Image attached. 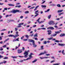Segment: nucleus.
Masks as SVG:
<instances>
[{"label": "nucleus", "mask_w": 65, "mask_h": 65, "mask_svg": "<svg viewBox=\"0 0 65 65\" xmlns=\"http://www.w3.org/2000/svg\"><path fill=\"white\" fill-rule=\"evenodd\" d=\"M29 52V50H28L27 51H25L24 53V54L25 55L24 56V57L25 58H27L28 57V53Z\"/></svg>", "instance_id": "1"}, {"label": "nucleus", "mask_w": 65, "mask_h": 65, "mask_svg": "<svg viewBox=\"0 0 65 65\" xmlns=\"http://www.w3.org/2000/svg\"><path fill=\"white\" fill-rule=\"evenodd\" d=\"M20 11V10H13L10 12H11L12 13H16V12H19Z\"/></svg>", "instance_id": "2"}, {"label": "nucleus", "mask_w": 65, "mask_h": 65, "mask_svg": "<svg viewBox=\"0 0 65 65\" xmlns=\"http://www.w3.org/2000/svg\"><path fill=\"white\" fill-rule=\"evenodd\" d=\"M32 55H33V54L32 53H31L30 54V55H29V57L28 58H27L28 60H30V59H31V58H33V57L32 56Z\"/></svg>", "instance_id": "3"}, {"label": "nucleus", "mask_w": 65, "mask_h": 65, "mask_svg": "<svg viewBox=\"0 0 65 65\" xmlns=\"http://www.w3.org/2000/svg\"><path fill=\"white\" fill-rule=\"evenodd\" d=\"M49 25H53L55 24V22L54 21H51L49 23Z\"/></svg>", "instance_id": "4"}, {"label": "nucleus", "mask_w": 65, "mask_h": 65, "mask_svg": "<svg viewBox=\"0 0 65 65\" xmlns=\"http://www.w3.org/2000/svg\"><path fill=\"white\" fill-rule=\"evenodd\" d=\"M38 12V10H37L35 12V14H36L35 16V17H37V16H38V15H39L38 13H37Z\"/></svg>", "instance_id": "5"}, {"label": "nucleus", "mask_w": 65, "mask_h": 65, "mask_svg": "<svg viewBox=\"0 0 65 65\" xmlns=\"http://www.w3.org/2000/svg\"><path fill=\"white\" fill-rule=\"evenodd\" d=\"M18 54H21V53H22V51L21 50H18Z\"/></svg>", "instance_id": "6"}, {"label": "nucleus", "mask_w": 65, "mask_h": 65, "mask_svg": "<svg viewBox=\"0 0 65 65\" xmlns=\"http://www.w3.org/2000/svg\"><path fill=\"white\" fill-rule=\"evenodd\" d=\"M62 31L61 30H60L59 31H55V33H56V34H59V33H60V32H61Z\"/></svg>", "instance_id": "7"}, {"label": "nucleus", "mask_w": 65, "mask_h": 65, "mask_svg": "<svg viewBox=\"0 0 65 65\" xmlns=\"http://www.w3.org/2000/svg\"><path fill=\"white\" fill-rule=\"evenodd\" d=\"M28 41H29V42H32V43H33V42H35L34 41V40H33L32 39H29Z\"/></svg>", "instance_id": "8"}, {"label": "nucleus", "mask_w": 65, "mask_h": 65, "mask_svg": "<svg viewBox=\"0 0 65 65\" xmlns=\"http://www.w3.org/2000/svg\"><path fill=\"white\" fill-rule=\"evenodd\" d=\"M47 29H51V30H54V28L53 27H50L47 28Z\"/></svg>", "instance_id": "9"}, {"label": "nucleus", "mask_w": 65, "mask_h": 65, "mask_svg": "<svg viewBox=\"0 0 65 65\" xmlns=\"http://www.w3.org/2000/svg\"><path fill=\"white\" fill-rule=\"evenodd\" d=\"M32 45H33V47H36V46H37V45H36V44H35L34 42L33 43Z\"/></svg>", "instance_id": "10"}, {"label": "nucleus", "mask_w": 65, "mask_h": 65, "mask_svg": "<svg viewBox=\"0 0 65 65\" xmlns=\"http://www.w3.org/2000/svg\"><path fill=\"white\" fill-rule=\"evenodd\" d=\"M58 45L59 46H64L65 44H58Z\"/></svg>", "instance_id": "11"}, {"label": "nucleus", "mask_w": 65, "mask_h": 65, "mask_svg": "<svg viewBox=\"0 0 65 65\" xmlns=\"http://www.w3.org/2000/svg\"><path fill=\"white\" fill-rule=\"evenodd\" d=\"M9 37H13V38L14 37V35H8Z\"/></svg>", "instance_id": "12"}, {"label": "nucleus", "mask_w": 65, "mask_h": 65, "mask_svg": "<svg viewBox=\"0 0 65 65\" xmlns=\"http://www.w3.org/2000/svg\"><path fill=\"white\" fill-rule=\"evenodd\" d=\"M65 36V34H62L60 35V37H63V36Z\"/></svg>", "instance_id": "13"}, {"label": "nucleus", "mask_w": 65, "mask_h": 65, "mask_svg": "<svg viewBox=\"0 0 65 65\" xmlns=\"http://www.w3.org/2000/svg\"><path fill=\"white\" fill-rule=\"evenodd\" d=\"M48 32V35H50V34H51V33H52V32L51 30H49L47 31Z\"/></svg>", "instance_id": "14"}, {"label": "nucleus", "mask_w": 65, "mask_h": 65, "mask_svg": "<svg viewBox=\"0 0 65 65\" xmlns=\"http://www.w3.org/2000/svg\"><path fill=\"white\" fill-rule=\"evenodd\" d=\"M11 57L13 58V59H17V58H18V56H11Z\"/></svg>", "instance_id": "15"}, {"label": "nucleus", "mask_w": 65, "mask_h": 65, "mask_svg": "<svg viewBox=\"0 0 65 65\" xmlns=\"http://www.w3.org/2000/svg\"><path fill=\"white\" fill-rule=\"evenodd\" d=\"M18 36H19V34H17V35H16L15 36L14 35V38H16V37H18Z\"/></svg>", "instance_id": "16"}, {"label": "nucleus", "mask_w": 65, "mask_h": 65, "mask_svg": "<svg viewBox=\"0 0 65 65\" xmlns=\"http://www.w3.org/2000/svg\"><path fill=\"white\" fill-rule=\"evenodd\" d=\"M63 11V10H59L58 11V13H60V12H62Z\"/></svg>", "instance_id": "17"}, {"label": "nucleus", "mask_w": 65, "mask_h": 65, "mask_svg": "<svg viewBox=\"0 0 65 65\" xmlns=\"http://www.w3.org/2000/svg\"><path fill=\"white\" fill-rule=\"evenodd\" d=\"M41 7H42V8H45V7H46V6L44 5H42L41 6Z\"/></svg>", "instance_id": "18"}, {"label": "nucleus", "mask_w": 65, "mask_h": 65, "mask_svg": "<svg viewBox=\"0 0 65 65\" xmlns=\"http://www.w3.org/2000/svg\"><path fill=\"white\" fill-rule=\"evenodd\" d=\"M38 34L37 33H36V34H35L34 35V37H37Z\"/></svg>", "instance_id": "19"}, {"label": "nucleus", "mask_w": 65, "mask_h": 65, "mask_svg": "<svg viewBox=\"0 0 65 65\" xmlns=\"http://www.w3.org/2000/svg\"><path fill=\"white\" fill-rule=\"evenodd\" d=\"M37 61V59H36L33 61L32 62V63H35V62H36Z\"/></svg>", "instance_id": "20"}, {"label": "nucleus", "mask_w": 65, "mask_h": 65, "mask_svg": "<svg viewBox=\"0 0 65 65\" xmlns=\"http://www.w3.org/2000/svg\"><path fill=\"white\" fill-rule=\"evenodd\" d=\"M44 21H38V23L39 24H41L42 23H44Z\"/></svg>", "instance_id": "21"}, {"label": "nucleus", "mask_w": 65, "mask_h": 65, "mask_svg": "<svg viewBox=\"0 0 65 65\" xmlns=\"http://www.w3.org/2000/svg\"><path fill=\"white\" fill-rule=\"evenodd\" d=\"M9 40V38H8L7 39L5 40L4 42V43L5 42H6V41H8V40Z\"/></svg>", "instance_id": "22"}, {"label": "nucleus", "mask_w": 65, "mask_h": 65, "mask_svg": "<svg viewBox=\"0 0 65 65\" xmlns=\"http://www.w3.org/2000/svg\"><path fill=\"white\" fill-rule=\"evenodd\" d=\"M53 37H50L49 38H48L47 39L48 40H51V39H53Z\"/></svg>", "instance_id": "23"}, {"label": "nucleus", "mask_w": 65, "mask_h": 65, "mask_svg": "<svg viewBox=\"0 0 65 65\" xmlns=\"http://www.w3.org/2000/svg\"><path fill=\"white\" fill-rule=\"evenodd\" d=\"M64 50H62L61 53H62V54L63 55H65V54H64Z\"/></svg>", "instance_id": "24"}, {"label": "nucleus", "mask_w": 65, "mask_h": 65, "mask_svg": "<svg viewBox=\"0 0 65 65\" xmlns=\"http://www.w3.org/2000/svg\"><path fill=\"white\" fill-rule=\"evenodd\" d=\"M8 5L9 6H14V5L12 4H8Z\"/></svg>", "instance_id": "25"}, {"label": "nucleus", "mask_w": 65, "mask_h": 65, "mask_svg": "<svg viewBox=\"0 0 65 65\" xmlns=\"http://www.w3.org/2000/svg\"><path fill=\"white\" fill-rule=\"evenodd\" d=\"M56 6L57 7H61V5H60L59 4H57L56 5Z\"/></svg>", "instance_id": "26"}, {"label": "nucleus", "mask_w": 65, "mask_h": 65, "mask_svg": "<svg viewBox=\"0 0 65 65\" xmlns=\"http://www.w3.org/2000/svg\"><path fill=\"white\" fill-rule=\"evenodd\" d=\"M57 35V34H54L53 35H52L51 36H53V37H54V36H56Z\"/></svg>", "instance_id": "27"}, {"label": "nucleus", "mask_w": 65, "mask_h": 65, "mask_svg": "<svg viewBox=\"0 0 65 65\" xmlns=\"http://www.w3.org/2000/svg\"><path fill=\"white\" fill-rule=\"evenodd\" d=\"M24 24V23H20V24H18V25L19 26H21V25H23Z\"/></svg>", "instance_id": "28"}, {"label": "nucleus", "mask_w": 65, "mask_h": 65, "mask_svg": "<svg viewBox=\"0 0 65 65\" xmlns=\"http://www.w3.org/2000/svg\"><path fill=\"white\" fill-rule=\"evenodd\" d=\"M10 16H11V15H6V18H7V17H10Z\"/></svg>", "instance_id": "29"}, {"label": "nucleus", "mask_w": 65, "mask_h": 65, "mask_svg": "<svg viewBox=\"0 0 65 65\" xmlns=\"http://www.w3.org/2000/svg\"><path fill=\"white\" fill-rule=\"evenodd\" d=\"M48 19H51V15H50L48 16Z\"/></svg>", "instance_id": "30"}, {"label": "nucleus", "mask_w": 65, "mask_h": 65, "mask_svg": "<svg viewBox=\"0 0 65 65\" xmlns=\"http://www.w3.org/2000/svg\"><path fill=\"white\" fill-rule=\"evenodd\" d=\"M47 53V52L46 51H44V52L43 53V54L44 55V54H46Z\"/></svg>", "instance_id": "31"}, {"label": "nucleus", "mask_w": 65, "mask_h": 65, "mask_svg": "<svg viewBox=\"0 0 65 65\" xmlns=\"http://www.w3.org/2000/svg\"><path fill=\"white\" fill-rule=\"evenodd\" d=\"M8 57H5L4 58H3L4 59H8Z\"/></svg>", "instance_id": "32"}, {"label": "nucleus", "mask_w": 65, "mask_h": 65, "mask_svg": "<svg viewBox=\"0 0 65 65\" xmlns=\"http://www.w3.org/2000/svg\"><path fill=\"white\" fill-rule=\"evenodd\" d=\"M44 55L43 53H41L39 55V56H40V55Z\"/></svg>", "instance_id": "33"}, {"label": "nucleus", "mask_w": 65, "mask_h": 65, "mask_svg": "<svg viewBox=\"0 0 65 65\" xmlns=\"http://www.w3.org/2000/svg\"><path fill=\"white\" fill-rule=\"evenodd\" d=\"M33 36V34H31L29 36H30V37H32V36Z\"/></svg>", "instance_id": "34"}, {"label": "nucleus", "mask_w": 65, "mask_h": 65, "mask_svg": "<svg viewBox=\"0 0 65 65\" xmlns=\"http://www.w3.org/2000/svg\"><path fill=\"white\" fill-rule=\"evenodd\" d=\"M7 30L6 29H2V30H1V31H6Z\"/></svg>", "instance_id": "35"}, {"label": "nucleus", "mask_w": 65, "mask_h": 65, "mask_svg": "<svg viewBox=\"0 0 65 65\" xmlns=\"http://www.w3.org/2000/svg\"><path fill=\"white\" fill-rule=\"evenodd\" d=\"M18 28H15V31H18Z\"/></svg>", "instance_id": "36"}, {"label": "nucleus", "mask_w": 65, "mask_h": 65, "mask_svg": "<svg viewBox=\"0 0 65 65\" xmlns=\"http://www.w3.org/2000/svg\"><path fill=\"white\" fill-rule=\"evenodd\" d=\"M50 9H48L46 11H45V12H48L50 11Z\"/></svg>", "instance_id": "37"}, {"label": "nucleus", "mask_w": 65, "mask_h": 65, "mask_svg": "<svg viewBox=\"0 0 65 65\" xmlns=\"http://www.w3.org/2000/svg\"><path fill=\"white\" fill-rule=\"evenodd\" d=\"M60 65V63H56L55 64H53V65Z\"/></svg>", "instance_id": "38"}, {"label": "nucleus", "mask_w": 65, "mask_h": 65, "mask_svg": "<svg viewBox=\"0 0 65 65\" xmlns=\"http://www.w3.org/2000/svg\"><path fill=\"white\" fill-rule=\"evenodd\" d=\"M40 18H39V19H38V20H37V22H38H38H40L39 21V20H40Z\"/></svg>", "instance_id": "39"}, {"label": "nucleus", "mask_w": 65, "mask_h": 65, "mask_svg": "<svg viewBox=\"0 0 65 65\" xmlns=\"http://www.w3.org/2000/svg\"><path fill=\"white\" fill-rule=\"evenodd\" d=\"M48 58H50V57H44V59H45V58L46 59H48Z\"/></svg>", "instance_id": "40"}, {"label": "nucleus", "mask_w": 65, "mask_h": 65, "mask_svg": "<svg viewBox=\"0 0 65 65\" xmlns=\"http://www.w3.org/2000/svg\"><path fill=\"white\" fill-rule=\"evenodd\" d=\"M47 43V42H46V41H44V44H46Z\"/></svg>", "instance_id": "41"}, {"label": "nucleus", "mask_w": 65, "mask_h": 65, "mask_svg": "<svg viewBox=\"0 0 65 65\" xmlns=\"http://www.w3.org/2000/svg\"><path fill=\"white\" fill-rule=\"evenodd\" d=\"M16 39H14L12 41L13 42H14V41H16Z\"/></svg>", "instance_id": "42"}, {"label": "nucleus", "mask_w": 65, "mask_h": 65, "mask_svg": "<svg viewBox=\"0 0 65 65\" xmlns=\"http://www.w3.org/2000/svg\"><path fill=\"white\" fill-rule=\"evenodd\" d=\"M6 46H7V45H4L3 47H6Z\"/></svg>", "instance_id": "43"}, {"label": "nucleus", "mask_w": 65, "mask_h": 65, "mask_svg": "<svg viewBox=\"0 0 65 65\" xmlns=\"http://www.w3.org/2000/svg\"><path fill=\"white\" fill-rule=\"evenodd\" d=\"M18 57H20V58H23L24 56H18Z\"/></svg>", "instance_id": "44"}, {"label": "nucleus", "mask_w": 65, "mask_h": 65, "mask_svg": "<svg viewBox=\"0 0 65 65\" xmlns=\"http://www.w3.org/2000/svg\"><path fill=\"white\" fill-rule=\"evenodd\" d=\"M4 52L3 51H2L1 52V54H4Z\"/></svg>", "instance_id": "45"}, {"label": "nucleus", "mask_w": 65, "mask_h": 65, "mask_svg": "<svg viewBox=\"0 0 65 65\" xmlns=\"http://www.w3.org/2000/svg\"><path fill=\"white\" fill-rule=\"evenodd\" d=\"M55 62V60H52L51 62V63H53V62Z\"/></svg>", "instance_id": "46"}, {"label": "nucleus", "mask_w": 65, "mask_h": 65, "mask_svg": "<svg viewBox=\"0 0 65 65\" xmlns=\"http://www.w3.org/2000/svg\"><path fill=\"white\" fill-rule=\"evenodd\" d=\"M29 13V11H27L25 12V13Z\"/></svg>", "instance_id": "47"}, {"label": "nucleus", "mask_w": 65, "mask_h": 65, "mask_svg": "<svg viewBox=\"0 0 65 65\" xmlns=\"http://www.w3.org/2000/svg\"><path fill=\"white\" fill-rule=\"evenodd\" d=\"M24 38V36H23L22 37H21V39L22 40Z\"/></svg>", "instance_id": "48"}, {"label": "nucleus", "mask_w": 65, "mask_h": 65, "mask_svg": "<svg viewBox=\"0 0 65 65\" xmlns=\"http://www.w3.org/2000/svg\"><path fill=\"white\" fill-rule=\"evenodd\" d=\"M19 38H18L17 39H16V41H19Z\"/></svg>", "instance_id": "49"}, {"label": "nucleus", "mask_w": 65, "mask_h": 65, "mask_svg": "<svg viewBox=\"0 0 65 65\" xmlns=\"http://www.w3.org/2000/svg\"><path fill=\"white\" fill-rule=\"evenodd\" d=\"M23 18H24V17L23 16H21L20 17V19H23Z\"/></svg>", "instance_id": "50"}, {"label": "nucleus", "mask_w": 65, "mask_h": 65, "mask_svg": "<svg viewBox=\"0 0 65 65\" xmlns=\"http://www.w3.org/2000/svg\"><path fill=\"white\" fill-rule=\"evenodd\" d=\"M7 62V61H4L3 62V63H4L5 64Z\"/></svg>", "instance_id": "51"}, {"label": "nucleus", "mask_w": 65, "mask_h": 65, "mask_svg": "<svg viewBox=\"0 0 65 65\" xmlns=\"http://www.w3.org/2000/svg\"><path fill=\"white\" fill-rule=\"evenodd\" d=\"M55 42H59V40H56L55 41Z\"/></svg>", "instance_id": "52"}, {"label": "nucleus", "mask_w": 65, "mask_h": 65, "mask_svg": "<svg viewBox=\"0 0 65 65\" xmlns=\"http://www.w3.org/2000/svg\"><path fill=\"white\" fill-rule=\"evenodd\" d=\"M63 13H61L60 14H59L58 15H59V16H60V15H61V14H63Z\"/></svg>", "instance_id": "53"}, {"label": "nucleus", "mask_w": 65, "mask_h": 65, "mask_svg": "<svg viewBox=\"0 0 65 65\" xmlns=\"http://www.w3.org/2000/svg\"><path fill=\"white\" fill-rule=\"evenodd\" d=\"M27 60H28V58L26 59H23V61H26Z\"/></svg>", "instance_id": "54"}, {"label": "nucleus", "mask_w": 65, "mask_h": 65, "mask_svg": "<svg viewBox=\"0 0 65 65\" xmlns=\"http://www.w3.org/2000/svg\"><path fill=\"white\" fill-rule=\"evenodd\" d=\"M11 22V20H8L7 22L8 23H9V22Z\"/></svg>", "instance_id": "55"}, {"label": "nucleus", "mask_w": 65, "mask_h": 65, "mask_svg": "<svg viewBox=\"0 0 65 65\" xmlns=\"http://www.w3.org/2000/svg\"><path fill=\"white\" fill-rule=\"evenodd\" d=\"M43 46H41V50H43Z\"/></svg>", "instance_id": "56"}, {"label": "nucleus", "mask_w": 65, "mask_h": 65, "mask_svg": "<svg viewBox=\"0 0 65 65\" xmlns=\"http://www.w3.org/2000/svg\"><path fill=\"white\" fill-rule=\"evenodd\" d=\"M35 8V7H31V8H30V9H33V8Z\"/></svg>", "instance_id": "57"}, {"label": "nucleus", "mask_w": 65, "mask_h": 65, "mask_svg": "<svg viewBox=\"0 0 65 65\" xmlns=\"http://www.w3.org/2000/svg\"><path fill=\"white\" fill-rule=\"evenodd\" d=\"M54 27H55V28H58V26H54Z\"/></svg>", "instance_id": "58"}, {"label": "nucleus", "mask_w": 65, "mask_h": 65, "mask_svg": "<svg viewBox=\"0 0 65 65\" xmlns=\"http://www.w3.org/2000/svg\"><path fill=\"white\" fill-rule=\"evenodd\" d=\"M3 56H2L1 55H0V59H1L2 58H3Z\"/></svg>", "instance_id": "59"}, {"label": "nucleus", "mask_w": 65, "mask_h": 65, "mask_svg": "<svg viewBox=\"0 0 65 65\" xmlns=\"http://www.w3.org/2000/svg\"><path fill=\"white\" fill-rule=\"evenodd\" d=\"M40 59H44V57H40Z\"/></svg>", "instance_id": "60"}, {"label": "nucleus", "mask_w": 65, "mask_h": 65, "mask_svg": "<svg viewBox=\"0 0 65 65\" xmlns=\"http://www.w3.org/2000/svg\"><path fill=\"white\" fill-rule=\"evenodd\" d=\"M8 9L7 8H4V9L5 10H7Z\"/></svg>", "instance_id": "61"}, {"label": "nucleus", "mask_w": 65, "mask_h": 65, "mask_svg": "<svg viewBox=\"0 0 65 65\" xmlns=\"http://www.w3.org/2000/svg\"><path fill=\"white\" fill-rule=\"evenodd\" d=\"M17 5H20V3H17L16 4Z\"/></svg>", "instance_id": "62"}, {"label": "nucleus", "mask_w": 65, "mask_h": 65, "mask_svg": "<svg viewBox=\"0 0 65 65\" xmlns=\"http://www.w3.org/2000/svg\"><path fill=\"white\" fill-rule=\"evenodd\" d=\"M41 29H42V30H45V28H41Z\"/></svg>", "instance_id": "63"}, {"label": "nucleus", "mask_w": 65, "mask_h": 65, "mask_svg": "<svg viewBox=\"0 0 65 65\" xmlns=\"http://www.w3.org/2000/svg\"><path fill=\"white\" fill-rule=\"evenodd\" d=\"M26 36L27 38H28L29 36H28V35H26Z\"/></svg>", "instance_id": "64"}]
</instances>
